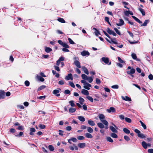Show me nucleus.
Segmentation results:
<instances>
[{
	"label": "nucleus",
	"instance_id": "64",
	"mask_svg": "<svg viewBox=\"0 0 153 153\" xmlns=\"http://www.w3.org/2000/svg\"><path fill=\"white\" fill-rule=\"evenodd\" d=\"M148 152L149 153H153V149H148Z\"/></svg>",
	"mask_w": 153,
	"mask_h": 153
},
{
	"label": "nucleus",
	"instance_id": "15",
	"mask_svg": "<svg viewBox=\"0 0 153 153\" xmlns=\"http://www.w3.org/2000/svg\"><path fill=\"white\" fill-rule=\"evenodd\" d=\"M78 146L81 148H83L85 146V143H79L78 145Z\"/></svg>",
	"mask_w": 153,
	"mask_h": 153
},
{
	"label": "nucleus",
	"instance_id": "28",
	"mask_svg": "<svg viewBox=\"0 0 153 153\" xmlns=\"http://www.w3.org/2000/svg\"><path fill=\"white\" fill-rule=\"evenodd\" d=\"M76 111V109L73 108H71L69 109V111L70 113H73L74 112Z\"/></svg>",
	"mask_w": 153,
	"mask_h": 153
},
{
	"label": "nucleus",
	"instance_id": "44",
	"mask_svg": "<svg viewBox=\"0 0 153 153\" xmlns=\"http://www.w3.org/2000/svg\"><path fill=\"white\" fill-rule=\"evenodd\" d=\"M125 120L128 123H131V120L129 118L126 117Z\"/></svg>",
	"mask_w": 153,
	"mask_h": 153
},
{
	"label": "nucleus",
	"instance_id": "2",
	"mask_svg": "<svg viewBox=\"0 0 153 153\" xmlns=\"http://www.w3.org/2000/svg\"><path fill=\"white\" fill-rule=\"evenodd\" d=\"M127 70L126 71L127 73L130 75L132 77H134V76L132 74L135 73V70L133 68H131L130 66H128Z\"/></svg>",
	"mask_w": 153,
	"mask_h": 153
},
{
	"label": "nucleus",
	"instance_id": "26",
	"mask_svg": "<svg viewBox=\"0 0 153 153\" xmlns=\"http://www.w3.org/2000/svg\"><path fill=\"white\" fill-rule=\"evenodd\" d=\"M123 131L126 134L130 133V132L129 130L126 128H124L123 129Z\"/></svg>",
	"mask_w": 153,
	"mask_h": 153
},
{
	"label": "nucleus",
	"instance_id": "57",
	"mask_svg": "<svg viewBox=\"0 0 153 153\" xmlns=\"http://www.w3.org/2000/svg\"><path fill=\"white\" fill-rule=\"evenodd\" d=\"M69 84L72 87V88H74L75 86L74 83L72 82H69Z\"/></svg>",
	"mask_w": 153,
	"mask_h": 153
},
{
	"label": "nucleus",
	"instance_id": "4",
	"mask_svg": "<svg viewBox=\"0 0 153 153\" xmlns=\"http://www.w3.org/2000/svg\"><path fill=\"white\" fill-rule=\"evenodd\" d=\"M112 125L114 126V127L112 126H110V129L113 132L115 133H117V131L116 130V129H118V128L114 123H112Z\"/></svg>",
	"mask_w": 153,
	"mask_h": 153
},
{
	"label": "nucleus",
	"instance_id": "63",
	"mask_svg": "<svg viewBox=\"0 0 153 153\" xmlns=\"http://www.w3.org/2000/svg\"><path fill=\"white\" fill-rule=\"evenodd\" d=\"M119 117L120 119L122 120H123L125 119L124 116L123 115H120L119 116Z\"/></svg>",
	"mask_w": 153,
	"mask_h": 153
},
{
	"label": "nucleus",
	"instance_id": "1",
	"mask_svg": "<svg viewBox=\"0 0 153 153\" xmlns=\"http://www.w3.org/2000/svg\"><path fill=\"white\" fill-rule=\"evenodd\" d=\"M99 117L100 121L105 125L107 126L108 122L105 120V116L102 114H100L99 115Z\"/></svg>",
	"mask_w": 153,
	"mask_h": 153
},
{
	"label": "nucleus",
	"instance_id": "40",
	"mask_svg": "<svg viewBox=\"0 0 153 153\" xmlns=\"http://www.w3.org/2000/svg\"><path fill=\"white\" fill-rule=\"evenodd\" d=\"M93 29L95 30L96 31L95 32V35L97 36L99 34H100L99 31L97 30L95 28H93Z\"/></svg>",
	"mask_w": 153,
	"mask_h": 153
},
{
	"label": "nucleus",
	"instance_id": "42",
	"mask_svg": "<svg viewBox=\"0 0 153 153\" xmlns=\"http://www.w3.org/2000/svg\"><path fill=\"white\" fill-rule=\"evenodd\" d=\"M86 98L88 99L89 101H90L91 102H93V99L91 97L88 96Z\"/></svg>",
	"mask_w": 153,
	"mask_h": 153
},
{
	"label": "nucleus",
	"instance_id": "48",
	"mask_svg": "<svg viewBox=\"0 0 153 153\" xmlns=\"http://www.w3.org/2000/svg\"><path fill=\"white\" fill-rule=\"evenodd\" d=\"M62 46L66 48H69V46L66 44L65 43H63Z\"/></svg>",
	"mask_w": 153,
	"mask_h": 153
},
{
	"label": "nucleus",
	"instance_id": "11",
	"mask_svg": "<svg viewBox=\"0 0 153 153\" xmlns=\"http://www.w3.org/2000/svg\"><path fill=\"white\" fill-rule=\"evenodd\" d=\"M124 23L123 20L122 19H119V23H117L116 25L118 26H121L123 25Z\"/></svg>",
	"mask_w": 153,
	"mask_h": 153
},
{
	"label": "nucleus",
	"instance_id": "25",
	"mask_svg": "<svg viewBox=\"0 0 153 153\" xmlns=\"http://www.w3.org/2000/svg\"><path fill=\"white\" fill-rule=\"evenodd\" d=\"M78 118L80 121L82 122H84L85 120V119L84 117L82 116H79Z\"/></svg>",
	"mask_w": 153,
	"mask_h": 153
},
{
	"label": "nucleus",
	"instance_id": "43",
	"mask_svg": "<svg viewBox=\"0 0 153 153\" xmlns=\"http://www.w3.org/2000/svg\"><path fill=\"white\" fill-rule=\"evenodd\" d=\"M48 148L51 151H53L54 150V148L52 145H49Z\"/></svg>",
	"mask_w": 153,
	"mask_h": 153
},
{
	"label": "nucleus",
	"instance_id": "21",
	"mask_svg": "<svg viewBox=\"0 0 153 153\" xmlns=\"http://www.w3.org/2000/svg\"><path fill=\"white\" fill-rule=\"evenodd\" d=\"M138 10L142 14L143 16H145V13L144 10L141 8H138Z\"/></svg>",
	"mask_w": 153,
	"mask_h": 153
},
{
	"label": "nucleus",
	"instance_id": "56",
	"mask_svg": "<svg viewBox=\"0 0 153 153\" xmlns=\"http://www.w3.org/2000/svg\"><path fill=\"white\" fill-rule=\"evenodd\" d=\"M119 88V86L118 85H114L111 86V88L114 89H118Z\"/></svg>",
	"mask_w": 153,
	"mask_h": 153
},
{
	"label": "nucleus",
	"instance_id": "22",
	"mask_svg": "<svg viewBox=\"0 0 153 153\" xmlns=\"http://www.w3.org/2000/svg\"><path fill=\"white\" fill-rule=\"evenodd\" d=\"M97 125L100 128H104V126L102 123H97Z\"/></svg>",
	"mask_w": 153,
	"mask_h": 153
},
{
	"label": "nucleus",
	"instance_id": "32",
	"mask_svg": "<svg viewBox=\"0 0 153 153\" xmlns=\"http://www.w3.org/2000/svg\"><path fill=\"white\" fill-rule=\"evenodd\" d=\"M140 123L141 126L143 127L144 129H146V126L141 120L140 121Z\"/></svg>",
	"mask_w": 153,
	"mask_h": 153
},
{
	"label": "nucleus",
	"instance_id": "34",
	"mask_svg": "<svg viewBox=\"0 0 153 153\" xmlns=\"http://www.w3.org/2000/svg\"><path fill=\"white\" fill-rule=\"evenodd\" d=\"M110 136L112 137L115 138H117V137H118L117 134H115V133H111V134Z\"/></svg>",
	"mask_w": 153,
	"mask_h": 153
},
{
	"label": "nucleus",
	"instance_id": "45",
	"mask_svg": "<svg viewBox=\"0 0 153 153\" xmlns=\"http://www.w3.org/2000/svg\"><path fill=\"white\" fill-rule=\"evenodd\" d=\"M110 39H111V41L112 43L116 44H117V43L116 42V40L115 38L112 39L110 38Z\"/></svg>",
	"mask_w": 153,
	"mask_h": 153
},
{
	"label": "nucleus",
	"instance_id": "24",
	"mask_svg": "<svg viewBox=\"0 0 153 153\" xmlns=\"http://www.w3.org/2000/svg\"><path fill=\"white\" fill-rule=\"evenodd\" d=\"M87 130L88 132L89 133H92L94 131L93 129L90 127L87 128Z\"/></svg>",
	"mask_w": 153,
	"mask_h": 153
},
{
	"label": "nucleus",
	"instance_id": "6",
	"mask_svg": "<svg viewBox=\"0 0 153 153\" xmlns=\"http://www.w3.org/2000/svg\"><path fill=\"white\" fill-rule=\"evenodd\" d=\"M91 86V85L88 83V82H87L85 85H84L83 87L84 88L87 89L88 90H89L90 89V88Z\"/></svg>",
	"mask_w": 153,
	"mask_h": 153
},
{
	"label": "nucleus",
	"instance_id": "30",
	"mask_svg": "<svg viewBox=\"0 0 153 153\" xmlns=\"http://www.w3.org/2000/svg\"><path fill=\"white\" fill-rule=\"evenodd\" d=\"M81 77H82L83 79L86 80H87V79L88 77V76L84 74H82L81 75Z\"/></svg>",
	"mask_w": 153,
	"mask_h": 153
},
{
	"label": "nucleus",
	"instance_id": "16",
	"mask_svg": "<svg viewBox=\"0 0 153 153\" xmlns=\"http://www.w3.org/2000/svg\"><path fill=\"white\" fill-rule=\"evenodd\" d=\"M81 93L85 95H89V92L87 90H85V89H83L82 90V91H81Z\"/></svg>",
	"mask_w": 153,
	"mask_h": 153
},
{
	"label": "nucleus",
	"instance_id": "39",
	"mask_svg": "<svg viewBox=\"0 0 153 153\" xmlns=\"http://www.w3.org/2000/svg\"><path fill=\"white\" fill-rule=\"evenodd\" d=\"M87 80L89 83H91L93 80V78L91 76L88 77L87 80Z\"/></svg>",
	"mask_w": 153,
	"mask_h": 153
},
{
	"label": "nucleus",
	"instance_id": "17",
	"mask_svg": "<svg viewBox=\"0 0 153 153\" xmlns=\"http://www.w3.org/2000/svg\"><path fill=\"white\" fill-rule=\"evenodd\" d=\"M85 137L91 139L93 138L92 135L90 133H86L85 134Z\"/></svg>",
	"mask_w": 153,
	"mask_h": 153
},
{
	"label": "nucleus",
	"instance_id": "18",
	"mask_svg": "<svg viewBox=\"0 0 153 153\" xmlns=\"http://www.w3.org/2000/svg\"><path fill=\"white\" fill-rule=\"evenodd\" d=\"M5 97V93L4 91L0 92V98L4 99Z\"/></svg>",
	"mask_w": 153,
	"mask_h": 153
},
{
	"label": "nucleus",
	"instance_id": "27",
	"mask_svg": "<svg viewBox=\"0 0 153 153\" xmlns=\"http://www.w3.org/2000/svg\"><path fill=\"white\" fill-rule=\"evenodd\" d=\"M52 50V49L49 47H45V51L48 53H49L50 51H51Z\"/></svg>",
	"mask_w": 153,
	"mask_h": 153
},
{
	"label": "nucleus",
	"instance_id": "5",
	"mask_svg": "<svg viewBox=\"0 0 153 153\" xmlns=\"http://www.w3.org/2000/svg\"><path fill=\"white\" fill-rule=\"evenodd\" d=\"M107 31L110 35L111 34L114 36L116 35V34L113 31L110 30L109 28H107Z\"/></svg>",
	"mask_w": 153,
	"mask_h": 153
},
{
	"label": "nucleus",
	"instance_id": "19",
	"mask_svg": "<svg viewBox=\"0 0 153 153\" xmlns=\"http://www.w3.org/2000/svg\"><path fill=\"white\" fill-rule=\"evenodd\" d=\"M88 123L91 126H94L95 125V123L93 120H89L88 121Z\"/></svg>",
	"mask_w": 153,
	"mask_h": 153
},
{
	"label": "nucleus",
	"instance_id": "20",
	"mask_svg": "<svg viewBox=\"0 0 153 153\" xmlns=\"http://www.w3.org/2000/svg\"><path fill=\"white\" fill-rule=\"evenodd\" d=\"M132 17L139 24H142V22L139 19L134 16H132Z\"/></svg>",
	"mask_w": 153,
	"mask_h": 153
},
{
	"label": "nucleus",
	"instance_id": "60",
	"mask_svg": "<svg viewBox=\"0 0 153 153\" xmlns=\"http://www.w3.org/2000/svg\"><path fill=\"white\" fill-rule=\"evenodd\" d=\"M127 32L128 33V34H129L130 36L132 38H133L134 37V35L133 34V33H132L130 31H128Z\"/></svg>",
	"mask_w": 153,
	"mask_h": 153
},
{
	"label": "nucleus",
	"instance_id": "10",
	"mask_svg": "<svg viewBox=\"0 0 153 153\" xmlns=\"http://www.w3.org/2000/svg\"><path fill=\"white\" fill-rule=\"evenodd\" d=\"M101 60L106 64H108L109 62V59L108 58L103 57L101 58Z\"/></svg>",
	"mask_w": 153,
	"mask_h": 153
},
{
	"label": "nucleus",
	"instance_id": "13",
	"mask_svg": "<svg viewBox=\"0 0 153 153\" xmlns=\"http://www.w3.org/2000/svg\"><path fill=\"white\" fill-rule=\"evenodd\" d=\"M59 90L56 89L54 90L53 91V93L55 95H56V96L57 97L59 96L60 95V94H58L59 93Z\"/></svg>",
	"mask_w": 153,
	"mask_h": 153
},
{
	"label": "nucleus",
	"instance_id": "61",
	"mask_svg": "<svg viewBox=\"0 0 153 153\" xmlns=\"http://www.w3.org/2000/svg\"><path fill=\"white\" fill-rule=\"evenodd\" d=\"M118 59V61L121 63H123L124 62V61L123 60H122L120 57H117Z\"/></svg>",
	"mask_w": 153,
	"mask_h": 153
},
{
	"label": "nucleus",
	"instance_id": "7",
	"mask_svg": "<svg viewBox=\"0 0 153 153\" xmlns=\"http://www.w3.org/2000/svg\"><path fill=\"white\" fill-rule=\"evenodd\" d=\"M106 111L108 113H114L115 112V109L114 108L111 107L109 109H107Z\"/></svg>",
	"mask_w": 153,
	"mask_h": 153
},
{
	"label": "nucleus",
	"instance_id": "46",
	"mask_svg": "<svg viewBox=\"0 0 153 153\" xmlns=\"http://www.w3.org/2000/svg\"><path fill=\"white\" fill-rule=\"evenodd\" d=\"M114 30L116 33L119 35H121V33L120 31L116 28H114Z\"/></svg>",
	"mask_w": 153,
	"mask_h": 153
},
{
	"label": "nucleus",
	"instance_id": "55",
	"mask_svg": "<svg viewBox=\"0 0 153 153\" xmlns=\"http://www.w3.org/2000/svg\"><path fill=\"white\" fill-rule=\"evenodd\" d=\"M129 10H128V11H124V13L125 14V15L126 16H128L129 15Z\"/></svg>",
	"mask_w": 153,
	"mask_h": 153
},
{
	"label": "nucleus",
	"instance_id": "36",
	"mask_svg": "<svg viewBox=\"0 0 153 153\" xmlns=\"http://www.w3.org/2000/svg\"><path fill=\"white\" fill-rule=\"evenodd\" d=\"M79 102L80 103V104L82 105L83 104V102L84 101V100L83 98L82 97H80L79 98Z\"/></svg>",
	"mask_w": 153,
	"mask_h": 153
},
{
	"label": "nucleus",
	"instance_id": "38",
	"mask_svg": "<svg viewBox=\"0 0 153 153\" xmlns=\"http://www.w3.org/2000/svg\"><path fill=\"white\" fill-rule=\"evenodd\" d=\"M106 140L108 141L109 142L111 143H112L113 142V140L110 137H106Z\"/></svg>",
	"mask_w": 153,
	"mask_h": 153
},
{
	"label": "nucleus",
	"instance_id": "53",
	"mask_svg": "<svg viewBox=\"0 0 153 153\" xmlns=\"http://www.w3.org/2000/svg\"><path fill=\"white\" fill-rule=\"evenodd\" d=\"M131 56L132 58L134 59H137V56L134 53H132L131 54Z\"/></svg>",
	"mask_w": 153,
	"mask_h": 153
},
{
	"label": "nucleus",
	"instance_id": "3",
	"mask_svg": "<svg viewBox=\"0 0 153 153\" xmlns=\"http://www.w3.org/2000/svg\"><path fill=\"white\" fill-rule=\"evenodd\" d=\"M134 131L137 134L138 136L141 138H143L145 137V135L141 133L140 131L137 129H135Z\"/></svg>",
	"mask_w": 153,
	"mask_h": 153
},
{
	"label": "nucleus",
	"instance_id": "12",
	"mask_svg": "<svg viewBox=\"0 0 153 153\" xmlns=\"http://www.w3.org/2000/svg\"><path fill=\"white\" fill-rule=\"evenodd\" d=\"M82 70L87 75L89 74V72L85 66H82Z\"/></svg>",
	"mask_w": 153,
	"mask_h": 153
},
{
	"label": "nucleus",
	"instance_id": "8",
	"mask_svg": "<svg viewBox=\"0 0 153 153\" xmlns=\"http://www.w3.org/2000/svg\"><path fill=\"white\" fill-rule=\"evenodd\" d=\"M121 98L123 100L126 101H131V98L127 96L125 97L121 96Z\"/></svg>",
	"mask_w": 153,
	"mask_h": 153
},
{
	"label": "nucleus",
	"instance_id": "37",
	"mask_svg": "<svg viewBox=\"0 0 153 153\" xmlns=\"http://www.w3.org/2000/svg\"><path fill=\"white\" fill-rule=\"evenodd\" d=\"M57 20L59 22L62 23H65V21L63 18H59Z\"/></svg>",
	"mask_w": 153,
	"mask_h": 153
},
{
	"label": "nucleus",
	"instance_id": "59",
	"mask_svg": "<svg viewBox=\"0 0 153 153\" xmlns=\"http://www.w3.org/2000/svg\"><path fill=\"white\" fill-rule=\"evenodd\" d=\"M65 83L64 82L63 80H60L58 82V84L59 85H62Z\"/></svg>",
	"mask_w": 153,
	"mask_h": 153
},
{
	"label": "nucleus",
	"instance_id": "14",
	"mask_svg": "<svg viewBox=\"0 0 153 153\" xmlns=\"http://www.w3.org/2000/svg\"><path fill=\"white\" fill-rule=\"evenodd\" d=\"M74 63L76 66L78 68H80L81 66L80 65V62L77 60H75L74 62Z\"/></svg>",
	"mask_w": 153,
	"mask_h": 153
},
{
	"label": "nucleus",
	"instance_id": "33",
	"mask_svg": "<svg viewBox=\"0 0 153 153\" xmlns=\"http://www.w3.org/2000/svg\"><path fill=\"white\" fill-rule=\"evenodd\" d=\"M46 87V86L45 85H42L40 86L37 89V91H39L40 90H42L43 89L45 88Z\"/></svg>",
	"mask_w": 153,
	"mask_h": 153
},
{
	"label": "nucleus",
	"instance_id": "52",
	"mask_svg": "<svg viewBox=\"0 0 153 153\" xmlns=\"http://www.w3.org/2000/svg\"><path fill=\"white\" fill-rule=\"evenodd\" d=\"M70 139L71 141L74 142H76L77 141V139L75 137H72Z\"/></svg>",
	"mask_w": 153,
	"mask_h": 153
},
{
	"label": "nucleus",
	"instance_id": "51",
	"mask_svg": "<svg viewBox=\"0 0 153 153\" xmlns=\"http://www.w3.org/2000/svg\"><path fill=\"white\" fill-rule=\"evenodd\" d=\"M25 84L26 86H28L30 85V82L29 81L26 80L25 82Z\"/></svg>",
	"mask_w": 153,
	"mask_h": 153
},
{
	"label": "nucleus",
	"instance_id": "29",
	"mask_svg": "<svg viewBox=\"0 0 153 153\" xmlns=\"http://www.w3.org/2000/svg\"><path fill=\"white\" fill-rule=\"evenodd\" d=\"M149 21L148 19L146 20L145 21L144 23L143 24L141 25L142 26H146L147 24L149 23Z\"/></svg>",
	"mask_w": 153,
	"mask_h": 153
},
{
	"label": "nucleus",
	"instance_id": "54",
	"mask_svg": "<svg viewBox=\"0 0 153 153\" xmlns=\"http://www.w3.org/2000/svg\"><path fill=\"white\" fill-rule=\"evenodd\" d=\"M68 40L69 41V42L71 44H74V41L70 38H68Z\"/></svg>",
	"mask_w": 153,
	"mask_h": 153
},
{
	"label": "nucleus",
	"instance_id": "58",
	"mask_svg": "<svg viewBox=\"0 0 153 153\" xmlns=\"http://www.w3.org/2000/svg\"><path fill=\"white\" fill-rule=\"evenodd\" d=\"M64 93L65 94H69L70 93V91L69 90H66L64 91Z\"/></svg>",
	"mask_w": 153,
	"mask_h": 153
},
{
	"label": "nucleus",
	"instance_id": "49",
	"mask_svg": "<svg viewBox=\"0 0 153 153\" xmlns=\"http://www.w3.org/2000/svg\"><path fill=\"white\" fill-rule=\"evenodd\" d=\"M124 137L125 140L127 141H128L130 140V138L127 136H124Z\"/></svg>",
	"mask_w": 153,
	"mask_h": 153
},
{
	"label": "nucleus",
	"instance_id": "35",
	"mask_svg": "<svg viewBox=\"0 0 153 153\" xmlns=\"http://www.w3.org/2000/svg\"><path fill=\"white\" fill-rule=\"evenodd\" d=\"M37 79L41 82H43L44 81V78L39 76H37Z\"/></svg>",
	"mask_w": 153,
	"mask_h": 153
},
{
	"label": "nucleus",
	"instance_id": "23",
	"mask_svg": "<svg viewBox=\"0 0 153 153\" xmlns=\"http://www.w3.org/2000/svg\"><path fill=\"white\" fill-rule=\"evenodd\" d=\"M142 145L143 147L145 149L147 148V144L145 142L143 141L142 142Z\"/></svg>",
	"mask_w": 153,
	"mask_h": 153
},
{
	"label": "nucleus",
	"instance_id": "47",
	"mask_svg": "<svg viewBox=\"0 0 153 153\" xmlns=\"http://www.w3.org/2000/svg\"><path fill=\"white\" fill-rule=\"evenodd\" d=\"M77 138L78 140H83L85 139V137L84 136H81L78 137Z\"/></svg>",
	"mask_w": 153,
	"mask_h": 153
},
{
	"label": "nucleus",
	"instance_id": "9",
	"mask_svg": "<svg viewBox=\"0 0 153 153\" xmlns=\"http://www.w3.org/2000/svg\"><path fill=\"white\" fill-rule=\"evenodd\" d=\"M81 54L83 56H88L89 55L90 53L88 52L84 51L81 53Z\"/></svg>",
	"mask_w": 153,
	"mask_h": 153
},
{
	"label": "nucleus",
	"instance_id": "50",
	"mask_svg": "<svg viewBox=\"0 0 153 153\" xmlns=\"http://www.w3.org/2000/svg\"><path fill=\"white\" fill-rule=\"evenodd\" d=\"M39 127L41 129H44L45 128L46 126L44 125L40 124Z\"/></svg>",
	"mask_w": 153,
	"mask_h": 153
},
{
	"label": "nucleus",
	"instance_id": "62",
	"mask_svg": "<svg viewBox=\"0 0 153 153\" xmlns=\"http://www.w3.org/2000/svg\"><path fill=\"white\" fill-rule=\"evenodd\" d=\"M149 79L152 80L153 79V76L152 74H150L149 76Z\"/></svg>",
	"mask_w": 153,
	"mask_h": 153
},
{
	"label": "nucleus",
	"instance_id": "41",
	"mask_svg": "<svg viewBox=\"0 0 153 153\" xmlns=\"http://www.w3.org/2000/svg\"><path fill=\"white\" fill-rule=\"evenodd\" d=\"M69 103L72 107H74L75 106V105L74 103V101L73 100L70 101Z\"/></svg>",
	"mask_w": 153,
	"mask_h": 153
},
{
	"label": "nucleus",
	"instance_id": "31",
	"mask_svg": "<svg viewBox=\"0 0 153 153\" xmlns=\"http://www.w3.org/2000/svg\"><path fill=\"white\" fill-rule=\"evenodd\" d=\"M71 74H68V75L66 76V77L65 78V79L68 80L69 79H70L71 78Z\"/></svg>",
	"mask_w": 153,
	"mask_h": 153
}]
</instances>
